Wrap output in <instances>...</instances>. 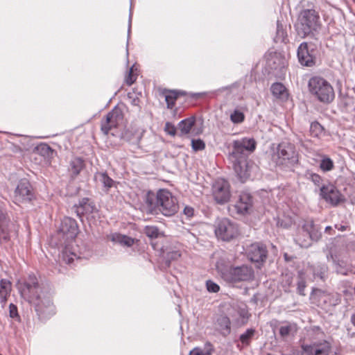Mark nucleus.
Segmentation results:
<instances>
[{
  "instance_id": "nucleus-1",
  "label": "nucleus",
  "mask_w": 355,
  "mask_h": 355,
  "mask_svg": "<svg viewBox=\"0 0 355 355\" xmlns=\"http://www.w3.org/2000/svg\"><path fill=\"white\" fill-rule=\"evenodd\" d=\"M19 290L21 297L34 306L41 319H46L55 313L51 294L43 289L34 275H29L24 282L20 284Z\"/></svg>"
},
{
  "instance_id": "nucleus-2",
  "label": "nucleus",
  "mask_w": 355,
  "mask_h": 355,
  "mask_svg": "<svg viewBox=\"0 0 355 355\" xmlns=\"http://www.w3.org/2000/svg\"><path fill=\"white\" fill-rule=\"evenodd\" d=\"M58 233L67 243L62 252V259L68 264L72 263L80 258V255L72 244L78 234V226L76 220L70 217H64L61 221Z\"/></svg>"
},
{
  "instance_id": "nucleus-3",
  "label": "nucleus",
  "mask_w": 355,
  "mask_h": 355,
  "mask_svg": "<svg viewBox=\"0 0 355 355\" xmlns=\"http://www.w3.org/2000/svg\"><path fill=\"white\" fill-rule=\"evenodd\" d=\"M146 204L151 211L159 210L166 216L174 215L179 208L176 198L166 189L159 190L156 195L148 192L146 196Z\"/></svg>"
},
{
  "instance_id": "nucleus-4",
  "label": "nucleus",
  "mask_w": 355,
  "mask_h": 355,
  "mask_svg": "<svg viewBox=\"0 0 355 355\" xmlns=\"http://www.w3.org/2000/svg\"><path fill=\"white\" fill-rule=\"evenodd\" d=\"M309 91L318 101L329 104L335 98V92L331 85L320 76L311 78L308 83Z\"/></svg>"
},
{
  "instance_id": "nucleus-5",
  "label": "nucleus",
  "mask_w": 355,
  "mask_h": 355,
  "mask_svg": "<svg viewBox=\"0 0 355 355\" xmlns=\"http://www.w3.org/2000/svg\"><path fill=\"white\" fill-rule=\"evenodd\" d=\"M319 19V15L314 10L306 9L302 11L296 24L298 35L304 38L318 31L320 26Z\"/></svg>"
},
{
  "instance_id": "nucleus-6",
  "label": "nucleus",
  "mask_w": 355,
  "mask_h": 355,
  "mask_svg": "<svg viewBox=\"0 0 355 355\" xmlns=\"http://www.w3.org/2000/svg\"><path fill=\"white\" fill-rule=\"evenodd\" d=\"M216 268L218 272L220 273L221 277L229 282L249 281L254 277L252 268L248 266L227 268L218 261Z\"/></svg>"
},
{
  "instance_id": "nucleus-7",
  "label": "nucleus",
  "mask_w": 355,
  "mask_h": 355,
  "mask_svg": "<svg viewBox=\"0 0 355 355\" xmlns=\"http://www.w3.org/2000/svg\"><path fill=\"white\" fill-rule=\"evenodd\" d=\"M248 157H229L235 173L242 182H245L250 179L258 169L257 166Z\"/></svg>"
},
{
  "instance_id": "nucleus-8",
  "label": "nucleus",
  "mask_w": 355,
  "mask_h": 355,
  "mask_svg": "<svg viewBox=\"0 0 355 355\" xmlns=\"http://www.w3.org/2000/svg\"><path fill=\"white\" fill-rule=\"evenodd\" d=\"M320 236V233L315 229L313 221L307 220L298 228L294 240L301 248H308L313 240H318Z\"/></svg>"
},
{
  "instance_id": "nucleus-9",
  "label": "nucleus",
  "mask_w": 355,
  "mask_h": 355,
  "mask_svg": "<svg viewBox=\"0 0 355 355\" xmlns=\"http://www.w3.org/2000/svg\"><path fill=\"white\" fill-rule=\"evenodd\" d=\"M214 232L216 237L224 241H230L239 235L237 225L227 218L216 220Z\"/></svg>"
},
{
  "instance_id": "nucleus-10",
  "label": "nucleus",
  "mask_w": 355,
  "mask_h": 355,
  "mask_svg": "<svg viewBox=\"0 0 355 355\" xmlns=\"http://www.w3.org/2000/svg\"><path fill=\"white\" fill-rule=\"evenodd\" d=\"M212 195L218 204L223 205L229 202L231 198L229 182L223 178L216 180L212 185Z\"/></svg>"
},
{
  "instance_id": "nucleus-11",
  "label": "nucleus",
  "mask_w": 355,
  "mask_h": 355,
  "mask_svg": "<svg viewBox=\"0 0 355 355\" xmlns=\"http://www.w3.org/2000/svg\"><path fill=\"white\" fill-rule=\"evenodd\" d=\"M34 197L33 187L30 182L26 179L20 180L15 191V202L17 204L28 202Z\"/></svg>"
},
{
  "instance_id": "nucleus-12",
  "label": "nucleus",
  "mask_w": 355,
  "mask_h": 355,
  "mask_svg": "<svg viewBox=\"0 0 355 355\" xmlns=\"http://www.w3.org/2000/svg\"><path fill=\"white\" fill-rule=\"evenodd\" d=\"M332 347L329 340H323L320 342H313L312 344L301 345L302 352L306 355H329Z\"/></svg>"
},
{
  "instance_id": "nucleus-13",
  "label": "nucleus",
  "mask_w": 355,
  "mask_h": 355,
  "mask_svg": "<svg viewBox=\"0 0 355 355\" xmlns=\"http://www.w3.org/2000/svg\"><path fill=\"white\" fill-rule=\"evenodd\" d=\"M310 300L313 304L323 309L338 304V299H334V295L318 288H313Z\"/></svg>"
},
{
  "instance_id": "nucleus-14",
  "label": "nucleus",
  "mask_w": 355,
  "mask_h": 355,
  "mask_svg": "<svg viewBox=\"0 0 355 355\" xmlns=\"http://www.w3.org/2000/svg\"><path fill=\"white\" fill-rule=\"evenodd\" d=\"M123 116L121 111L115 107L110 112L105 119L101 121V130L105 135H107L109 132L114 128H116L119 123L122 121Z\"/></svg>"
},
{
  "instance_id": "nucleus-15",
  "label": "nucleus",
  "mask_w": 355,
  "mask_h": 355,
  "mask_svg": "<svg viewBox=\"0 0 355 355\" xmlns=\"http://www.w3.org/2000/svg\"><path fill=\"white\" fill-rule=\"evenodd\" d=\"M267 254L266 247L261 243H252L246 249L247 257L252 262H263L266 259Z\"/></svg>"
},
{
  "instance_id": "nucleus-16",
  "label": "nucleus",
  "mask_w": 355,
  "mask_h": 355,
  "mask_svg": "<svg viewBox=\"0 0 355 355\" xmlns=\"http://www.w3.org/2000/svg\"><path fill=\"white\" fill-rule=\"evenodd\" d=\"M320 195L327 202L332 205H337L342 201V195L336 187L328 184L320 188Z\"/></svg>"
},
{
  "instance_id": "nucleus-17",
  "label": "nucleus",
  "mask_w": 355,
  "mask_h": 355,
  "mask_svg": "<svg viewBox=\"0 0 355 355\" xmlns=\"http://www.w3.org/2000/svg\"><path fill=\"white\" fill-rule=\"evenodd\" d=\"M256 147L257 142L253 138L244 137L233 142L234 153L238 154H243L245 153H252Z\"/></svg>"
},
{
  "instance_id": "nucleus-18",
  "label": "nucleus",
  "mask_w": 355,
  "mask_h": 355,
  "mask_svg": "<svg viewBox=\"0 0 355 355\" xmlns=\"http://www.w3.org/2000/svg\"><path fill=\"white\" fill-rule=\"evenodd\" d=\"M252 205V197L250 193L246 191H243L239 195V198L236 202L234 207L238 214H245L251 209Z\"/></svg>"
},
{
  "instance_id": "nucleus-19",
  "label": "nucleus",
  "mask_w": 355,
  "mask_h": 355,
  "mask_svg": "<svg viewBox=\"0 0 355 355\" xmlns=\"http://www.w3.org/2000/svg\"><path fill=\"white\" fill-rule=\"evenodd\" d=\"M308 48L306 42H302L297 49V58L300 63L306 67H311L315 64L314 56Z\"/></svg>"
},
{
  "instance_id": "nucleus-20",
  "label": "nucleus",
  "mask_w": 355,
  "mask_h": 355,
  "mask_svg": "<svg viewBox=\"0 0 355 355\" xmlns=\"http://www.w3.org/2000/svg\"><path fill=\"white\" fill-rule=\"evenodd\" d=\"M297 324L293 322L283 321L280 322L279 333L281 338L284 340L294 337L297 334Z\"/></svg>"
},
{
  "instance_id": "nucleus-21",
  "label": "nucleus",
  "mask_w": 355,
  "mask_h": 355,
  "mask_svg": "<svg viewBox=\"0 0 355 355\" xmlns=\"http://www.w3.org/2000/svg\"><path fill=\"white\" fill-rule=\"evenodd\" d=\"M76 212L78 216L89 214L96 210L95 205L87 198L81 199L78 205H75Z\"/></svg>"
},
{
  "instance_id": "nucleus-22",
  "label": "nucleus",
  "mask_w": 355,
  "mask_h": 355,
  "mask_svg": "<svg viewBox=\"0 0 355 355\" xmlns=\"http://www.w3.org/2000/svg\"><path fill=\"white\" fill-rule=\"evenodd\" d=\"M256 333V330L254 328L247 329L243 334L239 336L238 343L236 345L237 348L242 349L243 348L248 347Z\"/></svg>"
},
{
  "instance_id": "nucleus-23",
  "label": "nucleus",
  "mask_w": 355,
  "mask_h": 355,
  "mask_svg": "<svg viewBox=\"0 0 355 355\" xmlns=\"http://www.w3.org/2000/svg\"><path fill=\"white\" fill-rule=\"evenodd\" d=\"M12 291L11 282L6 279L0 281V305L2 307L6 304L8 297H10Z\"/></svg>"
},
{
  "instance_id": "nucleus-24",
  "label": "nucleus",
  "mask_w": 355,
  "mask_h": 355,
  "mask_svg": "<svg viewBox=\"0 0 355 355\" xmlns=\"http://www.w3.org/2000/svg\"><path fill=\"white\" fill-rule=\"evenodd\" d=\"M7 219L3 207L0 205V242L9 239V232L7 228Z\"/></svg>"
},
{
  "instance_id": "nucleus-25",
  "label": "nucleus",
  "mask_w": 355,
  "mask_h": 355,
  "mask_svg": "<svg viewBox=\"0 0 355 355\" xmlns=\"http://www.w3.org/2000/svg\"><path fill=\"white\" fill-rule=\"evenodd\" d=\"M84 161L80 157H74L70 162L69 171L73 178L76 177L83 168Z\"/></svg>"
},
{
  "instance_id": "nucleus-26",
  "label": "nucleus",
  "mask_w": 355,
  "mask_h": 355,
  "mask_svg": "<svg viewBox=\"0 0 355 355\" xmlns=\"http://www.w3.org/2000/svg\"><path fill=\"white\" fill-rule=\"evenodd\" d=\"M95 178L101 182L105 191H108L116 184V182L106 173H96Z\"/></svg>"
},
{
  "instance_id": "nucleus-27",
  "label": "nucleus",
  "mask_w": 355,
  "mask_h": 355,
  "mask_svg": "<svg viewBox=\"0 0 355 355\" xmlns=\"http://www.w3.org/2000/svg\"><path fill=\"white\" fill-rule=\"evenodd\" d=\"M272 95L280 99H286L288 96V92L284 85L280 83H273L270 88Z\"/></svg>"
},
{
  "instance_id": "nucleus-28",
  "label": "nucleus",
  "mask_w": 355,
  "mask_h": 355,
  "mask_svg": "<svg viewBox=\"0 0 355 355\" xmlns=\"http://www.w3.org/2000/svg\"><path fill=\"white\" fill-rule=\"evenodd\" d=\"M216 325L221 334L227 335L230 332V320L226 315H220L216 320Z\"/></svg>"
},
{
  "instance_id": "nucleus-29",
  "label": "nucleus",
  "mask_w": 355,
  "mask_h": 355,
  "mask_svg": "<svg viewBox=\"0 0 355 355\" xmlns=\"http://www.w3.org/2000/svg\"><path fill=\"white\" fill-rule=\"evenodd\" d=\"M268 64L272 69H282L285 67V60L279 54H274L268 60Z\"/></svg>"
},
{
  "instance_id": "nucleus-30",
  "label": "nucleus",
  "mask_w": 355,
  "mask_h": 355,
  "mask_svg": "<svg viewBox=\"0 0 355 355\" xmlns=\"http://www.w3.org/2000/svg\"><path fill=\"white\" fill-rule=\"evenodd\" d=\"M330 258L335 265L336 271L338 274L343 275H348L349 270L346 263H345L343 261L337 259V257L334 256L332 254H330Z\"/></svg>"
},
{
  "instance_id": "nucleus-31",
  "label": "nucleus",
  "mask_w": 355,
  "mask_h": 355,
  "mask_svg": "<svg viewBox=\"0 0 355 355\" xmlns=\"http://www.w3.org/2000/svg\"><path fill=\"white\" fill-rule=\"evenodd\" d=\"M165 101L168 109H172L175 105V101L177 100L179 94H183V92H178L174 90H168L164 92Z\"/></svg>"
},
{
  "instance_id": "nucleus-32",
  "label": "nucleus",
  "mask_w": 355,
  "mask_h": 355,
  "mask_svg": "<svg viewBox=\"0 0 355 355\" xmlns=\"http://www.w3.org/2000/svg\"><path fill=\"white\" fill-rule=\"evenodd\" d=\"M195 118L191 117L184 120H182L178 123V128L182 135H187L189 133L191 128L194 125Z\"/></svg>"
},
{
  "instance_id": "nucleus-33",
  "label": "nucleus",
  "mask_w": 355,
  "mask_h": 355,
  "mask_svg": "<svg viewBox=\"0 0 355 355\" xmlns=\"http://www.w3.org/2000/svg\"><path fill=\"white\" fill-rule=\"evenodd\" d=\"M272 148H276V155H288L293 152V147L287 142H282L277 144L276 146L272 145Z\"/></svg>"
},
{
  "instance_id": "nucleus-34",
  "label": "nucleus",
  "mask_w": 355,
  "mask_h": 355,
  "mask_svg": "<svg viewBox=\"0 0 355 355\" xmlns=\"http://www.w3.org/2000/svg\"><path fill=\"white\" fill-rule=\"evenodd\" d=\"M33 153L38 155H50L53 153V150L48 144L41 143L34 148Z\"/></svg>"
},
{
  "instance_id": "nucleus-35",
  "label": "nucleus",
  "mask_w": 355,
  "mask_h": 355,
  "mask_svg": "<svg viewBox=\"0 0 355 355\" xmlns=\"http://www.w3.org/2000/svg\"><path fill=\"white\" fill-rule=\"evenodd\" d=\"M112 240L128 247L132 246L134 244L133 239L121 234L114 235Z\"/></svg>"
},
{
  "instance_id": "nucleus-36",
  "label": "nucleus",
  "mask_w": 355,
  "mask_h": 355,
  "mask_svg": "<svg viewBox=\"0 0 355 355\" xmlns=\"http://www.w3.org/2000/svg\"><path fill=\"white\" fill-rule=\"evenodd\" d=\"M287 37V33L283 28V26L279 21L277 22V32L275 37V42H285Z\"/></svg>"
},
{
  "instance_id": "nucleus-37",
  "label": "nucleus",
  "mask_w": 355,
  "mask_h": 355,
  "mask_svg": "<svg viewBox=\"0 0 355 355\" xmlns=\"http://www.w3.org/2000/svg\"><path fill=\"white\" fill-rule=\"evenodd\" d=\"M144 233L150 239H157L161 235L159 229L155 226H146Z\"/></svg>"
},
{
  "instance_id": "nucleus-38",
  "label": "nucleus",
  "mask_w": 355,
  "mask_h": 355,
  "mask_svg": "<svg viewBox=\"0 0 355 355\" xmlns=\"http://www.w3.org/2000/svg\"><path fill=\"white\" fill-rule=\"evenodd\" d=\"M332 160L328 157H324L320 164V167L323 171H329L333 168Z\"/></svg>"
},
{
  "instance_id": "nucleus-39",
  "label": "nucleus",
  "mask_w": 355,
  "mask_h": 355,
  "mask_svg": "<svg viewBox=\"0 0 355 355\" xmlns=\"http://www.w3.org/2000/svg\"><path fill=\"white\" fill-rule=\"evenodd\" d=\"M230 119L234 123H242L245 119V115L239 110H234L230 115Z\"/></svg>"
},
{
  "instance_id": "nucleus-40",
  "label": "nucleus",
  "mask_w": 355,
  "mask_h": 355,
  "mask_svg": "<svg viewBox=\"0 0 355 355\" xmlns=\"http://www.w3.org/2000/svg\"><path fill=\"white\" fill-rule=\"evenodd\" d=\"M293 283V277L289 275L283 276L282 280V286L285 292L290 291V288Z\"/></svg>"
},
{
  "instance_id": "nucleus-41",
  "label": "nucleus",
  "mask_w": 355,
  "mask_h": 355,
  "mask_svg": "<svg viewBox=\"0 0 355 355\" xmlns=\"http://www.w3.org/2000/svg\"><path fill=\"white\" fill-rule=\"evenodd\" d=\"M305 288H306V281H305L304 277L302 276V274L300 273L299 277H298L297 287V293L300 295L304 296L305 295V293H304Z\"/></svg>"
},
{
  "instance_id": "nucleus-42",
  "label": "nucleus",
  "mask_w": 355,
  "mask_h": 355,
  "mask_svg": "<svg viewBox=\"0 0 355 355\" xmlns=\"http://www.w3.org/2000/svg\"><path fill=\"white\" fill-rule=\"evenodd\" d=\"M327 267L325 266H320L314 271L315 278L318 277L322 280H324L327 277Z\"/></svg>"
},
{
  "instance_id": "nucleus-43",
  "label": "nucleus",
  "mask_w": 355,
  "mask_h": 355,
  "mask_svg": "<svg viewBox=\"0 0 355 355\" xmlns=\"http://www.w3.org/2000/svg\"><path fill=\"white\" fill-rule=\"evenodd\" d=\"M237 313L240 318L241 324H245L250 315L248 311L245 308H241L238 310Z\"/></svg>"
},
{
  "instance_id": "nucleus-44",
  "label": "nucleus",
  "mask_w": 355,
  "mask_h": 355,
  "mask_svg": "<svg viewBox=\"0 0 355 355\" xmlns=\"http://www.w3.org/2000/svg\"><path fill=\"white\" fill-rule=\"evenodd\" d=\"M206 288L209 293H218L220 290V286L210 279L206 282Z\"/></svg>"
},
{
  "instance_id": "nucleus-45",
  "label": "nucleus",
  "mask_w": 355,
  "mask_h": 355,
  "mask_svg": "<svg viewBox=\"0 0 355 355\" xmlns=\"http://www.w3.org/2000/svg\"><path fill=\"white\" fill-rule=\"evenodd\" d=\"M191 146L195 151L202 150L205 148V143L200 139H193L191 141Z\"/></svg>"
},
{
  "instance_id": "nucleus-46",
  "label": "nucleus",
  "mask_w": 355,
  "mask_h": 355,
  "mask_svg": "<svg viewBox=\"0 0 355 355\" xmlns=\"http://www.w3.org/2000/svg\"><path fill=\"white\" fill-rule=\"evenodd\" d=\"M164 131L169 135L175 136L176 134V128L170 122H166L164 126Z\"/></svg>"
},
{
  "instance_id": "nucleus-47",
  "label": "nucleus",
  "mask_w": 355,
  "mask_h": 355,
  "mask_svg": "<svg viewBox=\"0 0 355 355\" xmlns=\"http://www.w3.org/2000/svg\"><path fill=\"white\" fill-rule=\"evenodd\" d=\"M293 224V220L291 218L285 217L283 219L279 220L277 222V225L284 227L288 228L291 227Z\"/></svg>"
},
{
  "instance_id": "nucleus-48",
  "label": "nucleus",
  "mask_w": 355,
  "mask_h": 355,
  "mask_svg": "<svg viewBox=\"0 0 355 355\" xmlns=\"http://www.w3.org/2000/svg\"><path fill=\"white\" fill-rule=\"evenodd\" d=\"M189 355H211L209 352H205L200 347H195L190 352Z\"/></svg>"
},
{
  "instance_id": "nucleus-49",
  "label": "nucleus",
  "mask_w": 355,
  "mask_h": 355,
  "mask_svg": "<svg viewBox=\"0 0 355 355\" xmlns=\"http://www.w3.org/2000/svg\"><path fill=\"white\" fill-rule=\"evenodd\" d=\"M322 130V128L319 123L314 122L311 124V131L313 134H314V132H315V136H318V132H321Z\"/></svg>"
},
{
  "instance_id": "nucleus-50",
  "label": "nucleus",
  "mask_w": 355,
  "mask_h": 355,
  "mask_svg": "<svg viewBox=\"0 0 355 355\" xmlns=\"http://www.w3.org/2000/svg\"><path fill=\"white\" fill-rule=\"evenodd\" d=\"M311 331L315 334V339H320L324 336V331L319 327H313Z\"/></svg>"
},
{
  "instance_id": "nucleus-51",
  "label": "nucleus",
  "mask_w": 355,
  "mask_h": 355,
  "mask_svg": "<svg viewBox=\"0 0 355 355\" xmlns=\"http://www.w3.org/2000/svg\"><path fill=\"white\" fill-rule=\"evenodd\" d=\"M181 256L179 251H172L167 253V259L171 261L178 259Z\"/></svg>"
},
{
  "instance_id": "nucleus-52",
  "label": "nucleus",
  "mask_w": 355,
  "mask_h": 355,
  "mask_svg": "<svg viewBox=\"0 0 355 355\" xmlns=\"http://www.w3.org/2000/svg\"><path fill=\"white\" fill-rule=\"evenodd\" d=\"M9 313H10V316L12 318L18 317L17 308L12 303H10L9 305Z\"/></svg>"
},
{
  "instance_id": "nucleus-53",
  "label": "nucleus",
  "mask_w": 355,
  "mask_h": 355,
  "mask_svg": "<svg viewBox=\"0 0 355 355\" xmlns=\"http://www.w3.org/2000/svg\"><path fill=\"white\" fill-rule=\"evenodd\" d=\"M135 78L134 77V75L132 74V67L130 69L129 73L128 76L125 78V83L128 85H131L134 83L135 81Z\"/></svg>"
},
{
  "instance_id": "nucleus-54",
  "label": "nucleus",
  "mask_w": 355,
  "mask_h": 355,
  "mask_svg": "<svg viewBox=\"0 0 355 355\" xmlns=\"http://www.w3.org/2000/svg\"><path fill=\"white\" fill-rule=\"evenodd\" d=\"M311 180L315 185H319L321 181V178L318 174L313 173L311 175Z\"/></svg>"
},
{
  "instance_id": "nucleus-55",
  "label": "nucleus",
  "mask_w": 355,
  "mask_h": 355,
  "mask_svg": "<svg viewBox=\"0 0 355 355\" xmlns=\"http://www.w3.org/2000/svg\"><path fill=\"white\" fill-rule=\"evenodd\" d=\"M183 212L187 217H191L193 215L194 209L191 207H185Z\"/></svg>"
},
{
  "instance_id": "nucleus-56",
  "label": "nucleus",
  "mask_w": 355,
  "mask_h": 355,
  "mask_svg": "<svg viewBox=\"0 0 355 355\" xmlns=\"http://www.w3.org/2000/svg\"><path fill=\"white\" fill-rule=\"evenodd\" d=\"M351 322L353 324V325L355 326V314H353L352 316H351Z\"/></svg>"
},
{
  "instance_id": "nucleus-57",
  "label": "nucleus",
  "mask_w": 355,
  "mask_h": 355,
  "mask_svg": "<svg viewBox=\"0 0 355 355\" xmlns=\"http://www.w3.org/2000/svg\"><path fill=\"white\" fill-rule=\"evenodd\" d=\"M291 355H302V354L299 351H294Z\"/></svg>"
},
{
  "instance_id": "nucleus-58",
  "label": "nucleus",
  "mask_w": 355,
  "mask_h": 355,
  "mask_svg": "<svg viewBox=\"0 0 355 355\" xmlns=\"http://www.w3.org/2000/svg\"><path fill=\"white\" fill-rule=\"evenodd\" d=\"M330 229H331V227H330V226H327V227H326V230H329Z\"/></svg>"
},
{
  "instance_id": "nucleus-59",
  "label": "nucleus",
  "mask_w": 355,
  "mask_h": 355,
  "mask_svg": "<svg viewBox=\"0 0 355 355\" xmlns=\"http://www.w3.org/2000/svg\"><path fill=\"white\" fill-rule=\"evenodd\" d=\"M130 20H131V19H130V20H129V24H130ZM130 24H129V27H128V31H130Z\"/></svg>"
}]
</instances>
